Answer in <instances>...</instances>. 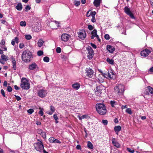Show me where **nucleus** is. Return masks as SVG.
<instances>
[{
  "label": "nucleus",
  "mask_w": 153,
  "mask_h": 153,
  "mask_svg": "<svg viewBox=\"0 0 153 153\" xmlns=\"http://www.w3.org/2000/svg\"><path fill=\"white\" fill-rule=\"evenodd\" d=\"M21 58L24 62H29L32 60L33 56L32 52L30 51L25 50L22 53Z\"/></svg>",
  "instance_id": "nucleus-1"
},
{
  "label": "nucleus",
  "mask_w": 153,
  "mask_h": 153,
  "mask_svg": "<svg viewBox=\"0 0 153 153\" xmlns=\"http://www.w3.org/2000/svg\"><path fill=\"white\" fill-rule=\"evenodd\" d=\"M96 108L97 112L100 115H104L107 112L106 107L103 103L97 104Z\"/></svg>",
  "instance_id": "nucleus-2"
},
{
  "label": "nucleus",
  "mask_w": 153,
  "mask_h": 153,
  "mask_svg": "<svg viewBox=\"0 0 153 153\" xmlns=\"http://www.w3.org/2000/svg\"><path fill=\"white\" fill-rule=\"evenodd\" d=\"M125 87L122 84H118L116 85L114 88V91L118 95H123L125 91Z\"/></svg>",
  "instance_id": "nucleus-3"
},
{
  "label": "nucleus",
  "mask_w": 153,
  "mask_h": 153,
  "mask_svg": "<svg viewBox=\"0 0 153 153\" xmlns=\"http://www.w3.org/2000/svg\"><path fill=\"white\" fill-rule=\"evenodd\" d=\"M21 88L23 89L27 90L30 88V84L25 78H22L21 79L20 84Z\"/></svg>",
  "instance_id": "nucleus-4"
},
{
  "label": "nucleus",
  "mask_w": 153,
  "mask_h": 153,
  "mask_svg": "<svg viewBox=\"0 0 153 153\" xmlns=\"http://www.w3.org/2000/svg\"><path fill=\"white\" fill-rule=\"evenodd\" d=\"M35 144V145H34L35 149L40 152H42V150L44 149V146L42 142L40 141V142L36 143Z\"/></svg>",
  "instance_id": "nucleus-5"
},
{
  "label": "nucleus",
  "mask_w": 153,
  "mask_h": 153,
  "mask_svg": "<svg viewBox=\"0 0 153 153\" xmlns=\"http://www.w3.org/2000/svg\"><path fill=\"white\" fill-rule=\"evenodd\" d=\"M86 74L89 78H93L95 76V74L93 70L90 68H87L85 69Z\"/></svg>",
  "instance_id": "nucleus-6"
},
{
  "label": "nucleus",
  "mask_w": 153,
  "mask_h": 153,
  "mask_svg": "<svg viewBox=\"0 0 153 153\" xmlns=\"http://www.w3.org/2000/svg\"><path fill=\"white\" fill-rule=\"evenodd\" d=\"M86 49L88 51V55H87L88 58L89 59H91L94 55V51L92 48L89 45L88 46Z\"/></svg>",
  "instance_id": "nucleus-7"
},
{
  "label": "nucleus",
  "mask_w": 153,
  "mask_h": 153,
  "mask_svg": "<svg viewBox=\"0 0 153 153\" xmlns=\"http://www.w3.org/2000/svg\"><path fill=\"white\" fill-rule=\"evenodd\" d=\"M47 94L46 90L41 89L38 90L37 91V95L41 98H44L47 96Z\"/></svg>",
  "instance_id": "nucleus-8"
},
{
  "label": "nucleus",
  "mask_w": 153,
  "mask_h": 153,
  "mask_svg": "<svg viewBox=\"0 0 153 153\" xmlns=\"http://www.w3.org/2000/svg\"><path fill=\"white\" fill-rule=\"evenodd\" d=\"M124 11L132 19H135V17L131 11L130 8L127 6H126L124 8Z\"/></svg>",
  "instance_id": "nucleus-9"
},
{
  "label": "nucleus",
  "mask_w": 153,
  "mask_h": 153,
  "mask_svg": "<svg viewBox=\"0 0 153 153\" xmlns=\"http://www.w3.org/2000/svg\"><path fill=\"white\" fill-rule=\"evenodd\" d=\"M143 93L146 95H149L153 94V88L150 86H148L145 90Z\"/></svg>",
  "instance_id": "nucleus-10"
},
{
  "label": "nucleus",
  "mask_w": 153,
  "mask_h": 153,
  "mask_svg": "<svg viewBox=\"0 0 153 153\" xmlns=\"http://www.w3.org/2000/svg\"><path fill=\"white\" fill-rule=\"evenodd\" d=\"M78 37L81 39H84L86 37V34L84 29H82L78 33Z\"/></svg>",
  "instance_id": "nucleus-11"
},
{
  "label": "nucleus",
  "mask_w": 153,
  "mask_h": 153,
  "mask_svg": "<svg viewBox=\"0 0 153 153\" xmlns=\"http://www.w3.org/2000/svg\"><path fill=\"white\" fill-rule=\"evenodd\" d=\"M151 52V51L150 50L146 48L141 52L140 55L142 56L146 57L148 56Z\"/></svg>",
  "instance_id": "nucleus-12"
},
{
  "label": "nucleus",
  "mask_w": 153,
  "mask_h": 153,
  "mask_svg": "<svg viewBox=\"0 0 153 153\" xmlns=\"http://www.w3.org/2000/svg\"><path fill=\"white\" fill-rule=\"evenodd\" d=\"M71 37V36L66 33H63L61 36L62 40L65 42L67 41Z\"/></svg>",
  "instance_id": "nucleus-13"
},
{
  "label": "nucleus",
  "mask_w": 153,
  "mask_h": 153,
  "mask_svg": "<svg viewBox=\"0 0 153 153\" xmlns=\"http://www.w3.org/2000/svg\"><path fill=\"white\" fill-rule=\"evenodd\" d=\"M96 90L97 91H95V94L97 96H100L102 91V89L101 88L100 86L96 87Z\"/></svg>",
  "instance_id": "nucleus-14"
},
{
  "label": "nucleus",
  "mask_w": 153,
  "mask_h": 153,
  "mask_svg": "<svg viewBox=\"0 0 153 153\" xmlns=\"http://www.w3.org/2000/svg\"><path fill=\"white\" fill-rule=\"evenodd\" d=\"M112 143L113 145L117 148H119L120 146V144L114 138H112L111 140Z\"/></svg>",
  "instance_id": "nucleus-15"
},
{
  "label": "nucleus",
  "mask_w": 153,
  "mask_h": 153,
  "mask_svg": "<svg viewBox=\"0 0 153 153\" xmlns=\"http://www.w3.org/2000/svg\"><path fill=\"white\" fill-rule=\"evenodd\" d=\"M107 50L110 52L112 53L115 50V48L111 45H107L106 47Z\"/></svg>",
  "instance_id": "nucleus-16"
},
{
  "label": "nucleus",
  "mask_w": 153,
  "mask_h": 153,
  "mask_svg": "<svg viewBox=\"0 0 153 153\" xmlns=\"http://www.w3.org/2000/svg\"><path fill=\"white\" fill-rule=\"evenodd\" d=\"M12 59V63L13 68L14 70H16V62L14 57L13 56L11 57Z\"/></svg>",
  "instance_id": "nucleus-17"
},
{
  "label": "nucleus",
  "mask_w": 153,
  "mask_h": 153,
  "mask_svg": "<svg viewBox=\"0 0 153 153\" xmlns=\"http://www.w3.org/2000/svg\"><path fill=\"white\" fill-rule=\"evenodd\" d=\"M37 66V65L36 63L35 62H33L29 65L28 68L30 70H33L35 69Z\"/></svg>",
  "instance_id": "nucleus-18"
},
{
  "label": "nucleus",
  "mask_w": 153,
  "mask_h": 153,
  "mask_svg": "<svg viewBox=\"0 0 153 153\" xmlns=\"http://www.w3.org/2000/svg\"><path fill=\"white\" fill-rule=\"evenodd\" d=\"M72 86L74 89L77 90L80 88V84L78 82H76L72 84Z\"/></svg>",
  "instance_id": "nucleus-19"
},
{
  "label": "nucleus",
  "mask_w": 153,
  "mask_h": 153,
  "mask_svg": "<svg viewBox=\"0 0 153 153\" xmlns=\"http://www.w3.org/2000/svg\"><path fill=\"white\" fill-rule=\"evenodd\" d=\"M101 1L102 0H94L93 2L94 6L96 7L100 6Z\"/></svg>",
  "instance_id": "nucleus-20"
},
{
  "label": "nucleus",
  "mask_w": 153,
  "mask_h": 153,
  "mask_svg": "<svg viewBox=\"0 0 153 153\" xmlns=\"http://www.w3.org/2000/svg\"><path fill=\"white\" fill-rule=\"evenodd\" d=\"M121 127L120 126H116L114 127V131L117 134L118 132L121 130Z\"/></svg>",
  "instance_id": "nucleus-21"
},
{
  "label": "nucleus",
  "mask_w": 153,
  "mask_h": 153,
  "mask_svg": "<svg viewBox=\"0 0 153 153\" xmlns=\"http://www.w3.org/2000/svg\"><path fill=\"white\" fill-rule=\"evenodd\" d=\"M16 8L19 11L21 10L22 9V5L21 3H19L16 6Z\"/></svg>",
  "instance_id": "nucleus-22"
},
{
  "label": "nucleus",
  "mask_w": 153,
  "mask_h": 153,
  "mask_svg": "<svg viewBox=\"0 0 153 153\" xmlns=\"http://www.w3.org/2000/svg\"><path fill=\"white\" fill-rule=\"evenodd\" d=\"M44 42L45 41L42 39H39L37 42V44L38 47H41L43 45V44Z\"/></svg>",
  "instance_id": "nucleus-23"
},
{
  "label": "nucleus",
  "mask_w": 153,
  "mask_h": 153,
  "mask_svg": "<svg viewBox=\"0 0 153 153\" xmlns=\"http://www.w3.org/2000/svg\"><path fill=\"white\" fill-rule=\"evenodd\" d=\"M87 147L91 149H92L94 148L93 145L90 141H88L87 142Z\"/></svg>",
  "instance_id": "nucleus-24"
},
{
  "label": "nucleus",
  "mask_w": 153,
  "mask_h": 153,
  "mask_svg": "<svg viewBox=\"0 0 153 153\" xmlns=\"http://www.w3.org/2000/svg\"><path fill=\"white\" fill-rule=\"evenodd\" d=\"M106 61L109 64L111 65H113L114 63V60L113 59H110V58L108 57L106 59Z\"/></svg>",
  "instance_id": "nucleus-25"
},
{
  "label": "nucleus",
  "mask_w": 153,
  "mask_h": 153,
  "mask_svg": "<svg viewBox=\"0 0 153 153\" xmlns=\"http://www.w3.org/2000/svg\"><path fill=\"white\" fill-rule=\"evenodd\" d=\"M2 60H4L5 61H7L8 60V57L4 54H2L1 56Z\"/></svg>",
  "instance_id": "nucleus-26"
},
{
  "label": "nucleus",
  "mask_w": 153,
  "mask_h": 153,
  "mask_svg": "<svg viewBox=\"0 0 153 153\" xmlns=\"http://www.w3.org/2000/svg\"><path fill=\"white\" fill-rule=\"evenodd\" d=\"M32 30L33 31L37 32L39 31V30L37 26H35L32 27Z\"/></svg>",
  "instance_id": "nucleus-27"
},
{
  "label": "nucleus",
  "mask_w": 153,
  "mask_h": 153,
  "mask_svg": "<svg viewBox=\"0 0 153 153\" xmlns=\"http://www.w3.org/2000/svg\"><path fill=\"white\" fill-rule=\"evenodd\" d=\"M88 115L86 114L83 115L81 116H78V118L80 120H82L83 119L87 118Z\"/></svg>",
  "instance_id": "nucleus-28"
},
{
  "label": "nucleus",
  "mask_w": 153,
  "mask_h": 153,
  "mask_svg": "<svg viewBox=\"0 0 153 153\" xmlns=\"http://www.w3.org/2000/svg\"><path fill=\"white\" fill-rule=\"evenodd\" d=\"M20 25L22 27H25L26 25V22L25 21H22L20 23Z\"/></svg>",
  "instance_id": "nucleus-29"
},
{
  "label": "nucleus",
  "mask_w": 153,
  "mask_h": 153,
  "mask_svg": "<svg viewBox=\"0 0 153 153\" xmlns=\"http://www.w3.org/2000/svg\"><path fill=\"white\" fill-rule=\"evenodd\" d=\"M110 103L111 104V106L112 107H114V105H116V102L114 101H111L110 102Z\"/></svg>",
  "instance_id": "nucleus-30"
},
{
  "label": "nucleus",
  "mask_w": 153,
  "mask_h": 153,
  "mask_svg": "<svg viewBox=\"0 0 153 153\" xmlns=\"http://www.w3.org/2000/svg\"><path fill=\"white\" fill-rule=\"evenodd\" d=\"M80 4V2L79 1H74V4L76 7L79 5Z\"/></svg>",
  "instance_id": "nucleus-31"
},
{
  "label": "nucleus",
  "mask_w": 153,
  "mask_h": 153,
  "mask_svg": "<svg viewBox=\"0 0 153 153\" xmlns=\"http://www.w3.org/2000/svg\"><path fill=\"white\" fill-rule=\"evenodd\" d=\"M49 58L48 56H45L43 58V61L46 62H48L49 61Z\"/></svg>",
  "instance_id": "nucleus-32"
},
{
  "label": "nucleus",
  "mask_w": 153,
  "mask_h": 153,
  "mask_svg": "<svg viewBox=\"0 0 153 153\" xmlns=\"http://www.w3.org/2000/svg\"><path fill=\"white\" fill-rule=\"evenodd\" d=\"M31 8L30 7L29 5H27L25 7V10L26 12H27L29 10H30Z\"/></svg>",
  "instance_id": "nucleus-33"
},
{
  "label": "nucleus",
  "mask_w": 153,
  "mask_h": 153,
  "mask_svg": "<svg viewBox=\"0 0 153 153\" xmlns=\"http://www.w3.org/2000/svg\"><path fill=\"white\" fill-rule=\"evenodd\" d=\"M43 54V52L42 51L40 50L39 51L37 52V55L39 56H40L42 55Z\"/></svg>",
  "instance_id": "nucleus-34"
},
{
  "label": "nucleus",
  "mask_w": 153,
  "mask_h": 153,
  "mask_svg": "<svg viewBox=\"0 0 153 153\" xmlns=\"http://www.w3.org/2000/svg\"><path fill=\"white\" fill-rule=\"evenodd\" d=\"M126 112L130 114H132V112L131 110V109L130 108H128L126 110Z\"/></svg>",
  "instance_id": "nucleus-35"
},
{
  "label": "nucleus",
  "mask_w": 153,
  "mask_h": 153,
  "mask_svg": "<svg viewBox=\"0 0 153 153\" xmlns=\"http://www.w3.org/2000/svg\"><path fill=\"white\" fill-rule=\"evenodd\" d=\"M25 38L27 40H30L31 39L32 36L30 35H26L25 36Z\"/></svg>",
  "instance_id": "nucleus-36"
},
{
  "label": "nucleus",
  "mask_w": 153,
  "mask_h": 153,
  "mask_svg": "<svg viewBox=\"0 0 153 153\" xmlns=\"http://www.w3.org/2000/svg\"><path fill=\"white\" fill-rule=\"evenodd\" d=\"M91 34L93 35L96 36L97 34V30L96 29H94L91 32Z\"/></svg>",
  "instance_id": "nucleus-37"
},
{
  "label": "nucleus",
  "mask_w": 153,
  "mask_h": 153,
  "mask_svg": "<svg viewBox=\"0 0 153 153\" xmlns=\"http://www.w3.org/2000/svg\"><path fill=\"white\" fill-rule=\"evenodd\" d=\"M40 135L44 138H46V134L45 132L43 131Z\"/></svg>",
  "instance_id": "nucleus-38"
},
{
  "label": "nucleus",
  "mask_w": 153,
  "mask_h": 153,
  "mask_svg": "<svg viewBox=\"0 0 153 153\" xmlns=\"http://www.w3.org/2000/svg\"><path fill=\"white\" fill-rule=\"evenodd\" d=\"M40 110L39 112V114L41 116H42L43 114V109L42 108H40Z\"/></svg>",
  "instance_id": "nucleus-39"
},
{
  "label": "nucleus",
  "mask_w": 153,
  "mask_h": 153,
  "mask_svg": "<svg viewBox=\"0 0 153 153\" xmlns=\"http://www.w3.org/2000/svg\"><path fill=\"white\" fill-rule=\"evenodd\" d=\"M49 140L50 143H54L55 139L53 137H51L49 138Z\"/></svg>",
  "instance_id": "nucleus-40"
},
{
  "label": "nucleus",
  "mask_w": 153,
  "mask_h": 153,
  "mask_svg": "<svg viewBox=\"0 0 153 153\" xmlns=\"http://www.w3.org/2000/svg\"><path fill=\"white\" fill-rule=\"evenodd\" d=\"M96 14V13L95 11L91 12V14L88 15V16L91 15L92 17H95V15Z\"/></svg>",
  "instance_id": "nucleus-41"
},
{
  "label": "nucleus",
  "mask_w": 153,
  "mask_h": 153,
  "mask_svg": "<svg viewBox=\"0 0 153 153\" xmlns=\"http://www.w3.org/2000/svg\"><path fill=\"white\" fill-rule=\"evenodd\" d=\"M106 74H107V75H105L107 76L110 79H112L113 78V76H111L109 72H108L107 73H106Z\"/></svg>",
  "instance_id": "nucleus-42"
},
{
  "label": "nucleus",
  "mask_w": 153,
  "mask_h": 153,
  "mask_svg": "<svg viewBox=\"0 0 153 153\" xmlns=\"http://www.w3.org/2000/svg\"><path fill=\"white\" fill-rule=\"evenodd\" d=\"M5 44V41L4 39H2L1 40V42L0 43V45L1 46V47L2 48V45H4Z\"/></svg>",
  "instance_id": "nucleus-43"
},
{
  "label": "nucleus",
  "mask_w": 153,
  "mask_h": 153,
  "mask_svg": "<svg viewBox=\"0 0 153 153\" xmlns=\"http://www.w3.org/2000/svg\"><path fill=\"white\" fill-rule=\"evenodd\" d=\"M7 90L9 92H11L12 91V88L10 86H9L7 87Z\"/></svg>",
  "instance_id": "nucleus-44"
},
{
  "label": "nucleus",
  "mask_w": 153,
  "mask_h": 153,
  "mask_svg": "<svg viewBox=\"0 0 153 153\" xmlns=\"http://www.w3.org/2000/svg\"><path fill=\"white\" fill-rule=\"evenodd\" d=\"M104 38L105 39L109 40L110 38V37L108 34H106L104 36Z\"/></svg>",
  "instance_id": "nucleus-45"
},
{
  "label": "nucleus",
  "mask_w": 153,
  "mask_h": 153,
  "mask_svg": "<svg viewBox=\"0 0 153 153\" xmlns=\"http://www.w3.org/2000/svg\"><path fill=\"white\" fill-rule=\"evenodd\" d=\"M27 112L28 113L31 114L34 112V110L33 109H30L27 110Z\"/></svg>",
  "instance_id": "nucleus-46"
},
{
  "label": "nucleus",
  "mask_w": 153,
  "mask_h": 153,
  "mask_svg": "<svg viewBox=\"0 0 153 153\" xmlns=\"http://www.w3.org/2000/svg\"><path fill=\"white\" fill-rule=\"evenodd\" d=\"M108 123V120H102V123L105 125H107Z\"/></svg>",
  "instance_id": "nucleus-47"
},
{
  "label": "nucleus",
  "mask_w": 153,
  "mask_h": 153,
  "mask_svg": "<svg viewBox=\"0 0 153 153\" xmlns=\"http://www.w3.org/2000/svg\"><path fill=\"white\" fill-rule=\"evenodd\" d=\"M56 52L58 53H60L61 52V48L60 47H57L56 48Z\"/></svg>",
  "instance_id": "nucleus-48"
},
{
  "label": "nucleus",
  "mask_w": 153,
  "mask_h": 153,
  "mask_svg": "<svg viewBox=\"0 0 153 153\" xmlns=\"http://www.w3.org/2000/svg\"><path fill=\"white\" fill-rule=\"evenodd\" d=\"M94 27H93L92 25H89L88 26V28L89 29V30H91L93 29L94 28Z\"/></svg>",
  "instance_id": "nucleus-49"
},
{
  "label": "nucleus",
  "mask_w": 153,
  "mask_h": 153,
  "mask_svg": "<svg viewBox=\"0 0 153 153\" xmlns=\"http://www.w3.org/2000/svg\"><path fill=\"white\" fill-rule=\"evenodd\" d=\"M43 131L41 129L39 128L37 129V132L40 135Z\"/></svg>",
  "instance_id": "nucleus-50"
},
{
  "label": "nucleus",
  "mask_w": 153,
  "mask_h": 153,
  "mask_svg": "<svg viewBox=\"0 0 153 153\" xmlns=\"http://www.w3.org/2000/svg\"><path fill=\"white\" fill-rule=\"evenodd\" d=\"M50 110L51 111L54 112L55 111V108L52 105H51L50 106Z\"/></svg>",
  "instance_id": "nucleus-51"
},
{
  "label": "nucleus",
  "mask_w": 153,
  "mask_h": 153,
  "mask_svg": "<svg viewBox=\"0 0 153 153\" xmlns=\"http://www.w3.org/2000/svg\"><path fill=\"white\" fill-rule=\"evenodd\" d=\"M1 92L3 97H5L6 95L5 94V92L4 90L3 89H1Z\"/></svg>",
  "instance_id": "nucleus-52"
},
{
  "label": "nucleus",
  "mask_w": 153,
  "mask_h": 153,
  "mask_svg": "<svg viewBox=\"0 0 153 153\" xmlns=\"http://www.w3.org/2000/svg\"><path fill=\"white\" fill-rule=\"evenodd\" d=\"M14 96L18 101H19L21 100V98L19 96H17L16 95H14Z\"/></svg>",
  "instance_id": "nucleus-53"
},
{
  "label": "nucleus",
  "mask_w": 153,
  "mask_h": 153,
  "mask_svg": "<svg viewBox=\"0 0 153 153\" xmlns=\"http://www.w3.org/2000/svg\"><path fill=\"white\" fill-rule=\"evenodd\" d=\"M53 117L55 120H58V118L56 114H54L53 115Z\"/></svg>",
  "instance_id": "nucleus-54"
},
{
  "label": "nucleus",
  "mask_w": 153,
  "mask_h": 153,
  "mask_svg": "<svg viewBox=\"0 0 153 153\" xmlns=\"http://www.w3.org/2000/svg\"><path fill=\"white\" fill-rule=\"evenodd\" d=\"M99 71L100 73H101L102 75L104 76L105 77V75H107V74H106V73H103L102 71L100 70H99Z\"/></svg>",
  "instance_id": "nucleus-55"
},
{
  "label": "nucleus",
  "mask_w": 153,
  "mask_h": 153,
  "mask_svg": "<svg viewBox=\"0 0 153 153\" xmlns=\"http://www.w3.org/2000/svg\"><path fill=\"white\" fill-rule=\"evenodd\" d=\"M90 45H91V46L93 48H94V49H96L97 48V46H96V45L95 44H93V43H90Z\"/></svg>",
  "instance_id": "nucleus-56"
},
{
  "label": "nucleus",
  "mask_w": 153,
  "mask_h": 153,
  "mask_svg": "<svg viewBox=\"0 0 153 153\" xmlns=\"http://www.w3.org/2000/svg\"><path fill=\"white\" fill-rule=\"evenodd\" d=\"M91 20L92 22H95L96 21L95 17H92V19Z\"/></svg>",
  "instance_id": "nucleus-57"
},
{
  "label": "nucleus",
  "mask_w": 153,
  "mask_h": 153,
  "mask_svg": "<svg viewBox=\"0 0 153 153\" xmlns=\"http://www.w3.org/2000/svg\"><path fill=\"white\" fill-rule=\"evenodd\" d=\"M54 143H61V142L58 139H55V140L54 141Z\"/></svg>",
  "instance_id": "nucleus-58"
},
{
  "label": "nucleus",
  "mask_w": 153,
  "mask_h": 153,
  "mask_svg": "<svg viewBox=\"0 0 153 153\" xmlns=\"http://www.w3.org/2000/svg\"><path fill=\"white\" fill-rule=\"evenodd\" d=\"M128 151L130 152L131 153H133L134 152V150H131V149L128 148Z\"/></svg>",
  "instance_id": "nucleus-59"
},
{
  "label": "nucleus",
  "mask_w": 153,
  "mask_h": 153,
  "mask_svg": "<svg viewBox=\"0 0 153 153\" xmlns=\"http://www.w3.org/2000/svg\"><path fill=\"white\" fill-rule=\"evenodd\" d=\"M15 42H16V43H18L19 42V38L17 37H16L15 38L14 40Z\"/></svg>",
  "instance_id": "nucleus-60"
},
{
  "label": "nucleus",
  "mask_w": 153,
  "mask_h": 153,
  "mask_svg": "<svg viewBox=\"0 0 153 153\" xmlns=\"http://www.w3.org/2000/svg\"><path fill=\"white\" fill-rule=\"evenodd\" d=\"M76 149H81V146L79 145H77L76 146Z\"/></svg>",
  "instance_id": "nucleus-61"
},
{
  "label": "nucleus",
  "mask_w": 153,
  "mask_h": 153,
  "mask_svg": "<svg viewBox=\"0 0 153 153\" xmlns=\"http://www.w3.org/2000/svg\"><path fill=\"white\" fill-rule=\"evenodd\" d=\"M24 46V45L23 44L20 43L19 45V47L20 48H22Z\"/></svg>",
  "instance_id": "nucleus-62"
},
{
  "label": "nucleus",
  "mask_w": 153,
  "mask_h": 153,
  "mask_svg": "<svg viewBox=\"0 0 153 153\" xmlns=\"http://www.w3.org/2000/svg\"><path fill=\"white\" fill-rule=\"evenodd\" d=\"M3 85L5 87L7 86V82L6 81H4V84H3Z\"/></svg>",
  "instance_id": "nucleus-63"
},
{
  "label": "nucleus",
  "mask_w": 153,
  "mask_h": 153,
  "mask_svg": "<svg viewBox=\"0 0 153 153\" xmlns=\"http://www.w3.org/2000/svg\"><path fill=\"white\" fill-rule=\"evenodd\" d=\"M149 71L150 72L153 73V66L149 69Z\"/></svg>",
  "instance_id": "nucleus-64"
}]
</instances>
